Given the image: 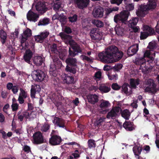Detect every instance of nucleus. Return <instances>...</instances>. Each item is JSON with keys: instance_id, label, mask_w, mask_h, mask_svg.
<instances>
[{"instance_id": "1", "label": "nucleus", "mask_w": 159, "mask_h": 159, "mask_svg": "<svg viewBox=\"0 0 159 159\" xmlns=\"http://www.w3.org/2000/svg\"><path fill=\"white\" fill-rule=\"evenodd\" d=\"M123 53L118 51L115 46H111L98 54L100 60L105 63H111L119 61L123 56Z\"/></svg>"}, {"instance_id": "2", "label": "nucleus", "mask_w": 159, "mask_h": 159, "mask_svg": "<svg viewBox=\"0 0 159 159\" xmlns=\"http://www.w3.org/2000/svg\"><path fill=\"white\" fill-rule=\"evenodd\" d=\"M145 57L144 56L143 57H138L136 58L134 61L136 64L140 66V70L144 73H146L147 71L152 68L150 63L153 61L151 62V59H148V57L147 59V61H146V60L145 59Z\"/></svg>"}, {"instance_id": "3", "label": "nucleus", "mask_w": 159, "mask_h": 159, "mask_svg": "<svg viewBox=\"0 0 159 159\" xmlns=\"http://www.w3.org/2000/svg\"><path fill=\"white\" fill-rule=\"evenodd\" d=\"M62 64L58 58L54 56L53 58V61L51 62L49 69L50 74L53 76H56L57 69L60 68Z\"/></svg>"}, {"instance_id": "4", "label": "nucleus", "mask_w": 159, "mask_h": 159, "mask_svg": "<svg viewBox=\"0 0 159 159\" xmlns=\"http://www.w3.org/2000/svg\"><path fill=\"white\" fill-rule=\"evenodd\" d=\"M156 43L154 42H152L149 43L147 50L144 53V56L148 57V59H151L150 62L153 61L155 56V53L153 50L157 48Z\"/></svg>"}, {"instance_id": "5", "label": "nucleus", "mask_w": 159, "mask_h": 159, "mask_svg": "<svg viewBox=\"0 0 159 159\" xmlns=\"http://www.w3.org/2000/svg\"><path fill=\"white\" fill-rule=\"evenodd\" d=\"M145 84L146 85V86L145 87L144 90L145 92L154 94L158 90L152 79H149L146 80Z\"/></svg>"}, {"instance_id": "6", "label": "nucleus", "mask_w": 159, "mask_h": 159, "mask_svg": "<svg viewBox=\"0 0 159 159\" xmlns=\"http://www.w3.org/2000/svg\"><path fill=\"white\" fill-rule=\"evenodd\" d=\"M129 14V12L128 11H123L114 16V20L116 23L120 21L125 23L127 20Z\"/></svg>"}, {"instance_id": "7", "label": "nucleus", "mask_w": 159, "mask_h": 159, "mask_svg": "<svg viewBox=\"0 0 159 159\" xmlns=\"http://www.w3.org/2000/svg\"><path fill=\"white\" fill-rule=\"evenodd\" d=\"M32 34L31 30L29 28H27L23 32V34L22 36L21 40V46L22 47V49H26L25 47H27L28 43L25 42L27 40L28 38L30 37Z\"/></svg>"}, {"instance_id": "8", "label": "nucleus", "mask_w": 159, "mask_h": 159, "mask_svg": "<svg viewBox=\"0 0 159 159\" xmlns=\"http://www.w3.org/2000/svg\"><path fill=\"white\" fill-rule=\"evenodd\" d=\"M32 75L33 79L38 81H41L45 79L47 80L45 73L41 70L35 71Z\"/></svg>"}, {"instance_id": "9", "label": "nucleus", "mask_w": 159, "mask_h": 159, "mask_svg": "<svg viewBox=\"0 0 159 159\" xmlns=\"http://www.w3.org/2000/svg\"><path fill=\"white\" fill-rule=\"evenodd\" d=\"M89 0H69L70 3H75L77 4L80 9L86 7L88 5Z\"/></svg>"}, {"instance_id": "10", "label": "nucleus", "mask_w": 159, "mask_h": 159, "mask_svg": "<svg viewBox=\"0 0 159 159\" xmlns=\"http://www.w3.org/2000/svg\"><path fill=\"white\" fill-rule=\"evenodd\" d=\"M110 106L111 104L108 101L103 99L101 100L99 105L100 112L103 114H106L108 111L107 108Z\"/></svg>"}, {"instance_id": "11", "label": "nucleus", "mask_w": 159, "mask_h": 159, "mask_svg": "<svg viewBox=\"0 0 159 159\" xmlns=\"http://www.w3.org/2000/svg\"><path fill=\"white\" fill-rule=\"evenodd\" d=\"M121 109L119 107H115L113 108L111 111L109 112L107 115V118L108 119H114L118 115Z\"/></svg>"}, {"instance_id": "12", "label": "nucleus", "mask_w": 159, "mask_h": 159, "mask_svg": "<svg viewBox=\"0 0 159 159\" xmlns=\"http://www.w3.org/2000/svg\"><path fill=\"white\" fill-rule=\"evenodd\" d=\"M33 143L34 144H39L43 142V138L40 132L35 133L33 135Z\"/></svg>"}, {"instance_id": "13", "label": "nucleus", "mask_w": 159, "mask_h": 159, "mask_svg": "<svg viewBox=\"0 0 159 159\" xmlns=\"http://www.w3.org/2000/svg\"><path fill=\"white\" fill-rule=\"evenodd\" d=\"M103 9L100 7H95L92 12V15L95 18H101L103 15Z\"/></svg>"}, {"instance_id": "14", "label": "nucleus", "mask_w": 159, "mask_h": 159, "mask_svg": "<svg viewBox=\"0 0 159 159\" xmlns=\"http://www.w3.org/2000/svg\"><path fill=\"white\" fill-rule=\"evenodd\" d=\"M38 14L34 13L31 10L29 11L27 14V18L30 21L35 22L39 18Z\"/></svg>"}, {"instance_id": "15", "label": "nucleus", "mask_w": 159, "mask_h": 159, "mask_svg": "<svg viewBox=\"0 0 159 159\" xmlns=\"http://www.w3.org/2000/svg\"><path fill=\"white\" fill-rule=\"evenodd\" d=\"M61 138L57 135H53L50 139L49 143L52 145L59 144L61 142Z\"/></svg>"}, {"instance_id": "16", "label": "nucleus", "mask_w": 159, "mask_h": 159, "mask_svg": "<svg viewBox=\"0 0 159 159\" xmlns=\"http://www.w3.org/2000/svg\"><path fill=\"white\" fill-rule=\"evenodd\" d=\"M36 10L38 11H45L46 10V5L43 1H39L35 5Z\"/></svg>"}, {"instance_id": "17", "label": "nucleus", "mask_w": 159, "mask_h": 159, "mask_svg": "<svg viewBox=\"0 0 159 159\" xmlns=\"http://www.w3.org/2000/svg\"><path fill=\"white\" fill-rule=\"evenodd\" d=\"M59 35L62 39L68 40L69 43L72 48L73 46H74L76 44L74 40L70 39V37L69 35H66L64 33H60Z\"/></svg>"}, {"instance_id": "18", "label": "nucleus", "mask_w": 159, "mask_h": 159, "mask_svg": "<svg viewBox=\"0 0 159 159\" xmlns=\"http://www.w3.org/2000/svg\"><path fill=\"white\" fill-rule=\"evenodd\" d=\"M89 102L92 104H95L98 101V96L96 94H89L87 97Z\"/></svg>"}, {"instance_id": "19", "label": "nucleus", "mask_w": 159, "mask_h": 159, "mask_svg": "<svg viewBox=\"0 0 159 159\" xmlns=\"http://www.w3.org/2000/svg\"><path fill=\"white\" fill-rule=\"evenodd\" d=\"M122 92L126 95H129L132 93L131 88L128 84L125 83L122 86Z\"/></svg>"}, {"instance_id": "20", "label": "nucleus", "mask_w": 159, "mask_h": 159, "mask_svg": "<svg viewBox=\"0 0 159 159\" xmlns=\"http://www.w3.org/2000/svg\"><path fill=\"white\" fill-rule=\"evenodd\" d=\"M139 49V46L137 44L130 46L128 50V54L129 56H132L137 52Z\"/></svg>"}, {"instance_id": "21", "label": "nucleus", "mask_w": 159, "mask_h": 159, "mask_svg": "<svg viewBox=\"0 0 159 159\" xmlns=\"http://www.w3.org/2000/svg\"><path fill=\"white\" fill-rule=\"evenodd\" d=\"M40 87L39 85L34 84L32 85L31 89V96L32 98H34L36 92H39L40 90Z\"/></svg>"}, {"instance_id": "22", "label": "nucleus", "mask_w": 159, "mask_h": 159, "mask_svg": "<svg viewBox=\"0 0 159 159\" xmlns=\"http://www.w3.org/2000/svg\"><path fill=\"white\" fill-rule=\"evenodd\" d=\"M32 55V52L30 50H26L24 55V60L26 62L30 63Z\"/></svg>"}, {"instance_id": "23", "label": "nucleus", "mask_w": 159, "mask_h": 159, "mask_svg": "<svg viewBox=\"0 0 159 159\" xmlns=\"http://www.w3.org/2000/svg\"><path fill=\"white\" fill-rule=\"evenodd\" d=\"M53 123L55 125L60 127H64V121L61 119L55 117L53 120Z\"/></svg>"}, {"instance_id": "24", "label": "nucleus", "mask_w": 159, "mask_h": 159, "mask_svg": "<svg viewBox=\"0 0 159 159\" xmlns=\"http://www.w3.org/2000/svg\"><path fill=\"white\" fill-rule=\"evenodd\" d=\"M62 79L63 82L67 84H71L74 81V79L72 77L65 74L63 75Z\"/></svg>"}, {"instance_id": "25", "label": "nucleus", "mask_w": 159, "mask_h": 159, "mask_svg": "<svg viewBox=\"0 0 159 159\" xmlns=\"http://www.w3.org/2000/svg\"><path fill=\"white\" fill-rule=\"evenodd\" d=\"M142 29L143 31L148 34L150 35L155 33L154 29L147 25H143V26Z\"/></svg>"}, {"instance_id": "26", "label": "nucleus", "mask_w": 159, "mask_h": 159, "mask_svg": "<svg viewBox=\"0 0 159 159\" xmlns=\"http://www.w3.org/2000/svg\"><path fill=\"white\" fill-rule=\"evenodd\" d=\"M138 20V18L137 17L132 18L128 21V26L130 28L133 27L136 25Z\"/></svg>"}, {"instance_id": "27", "label": "nucleus", "mask_w": 159, "mask_h": 159, "mask_svg": "<svg viewBox=\"0 0 159 159\" xmlns=\"http://www.w3.org/2000/svg\"><path fill=\"white\" fill-rule=\"evenodd\" d=\"M123 126L127 130L131 131L134 129L132 123L129 121H125L123 124Z\"/></svg>"}, {"instance_id": "28", "label": "nucleus", "mask_w": 159, "mask_h": 159, "mask_svg": "<svg viewBox=\"0 0 159 159\" xmlns=\"http://www.w3.org/2000/svg\"><path fill=\"white\" fill-rule=\"evenodd\" d=\"M44 59L40 56H35L33 59L34 63L36 65L39 66L42 64Z\"/></svg>"}, {"instance_id": "29", "label": "nucleus", "mask_w": 159, "mask_h": 159, "mask_svg": "<svg viewBox=\"0 0 159 159\" xmlns=\"http://www.w3.org/2000/svg\"><path fill=\"white\" fill-rule=\"evenodd\" d=\"M115 30L116 34L119 36H122L124 34L125 30L122 27L117 25L115 27Z\"/></svg>"}, {"instance_id": "30", "label": "nucleus", "mask_w": 159, "mask_h": 159, "mask_svg": "<svg viewBox=\"0 0 159 159\" xmlns=\"http://www.w3.org/2000/svg\"><path fill=\"white\" fill-rule=\"evenodd\" d=\"M133 149L135 157L137 159H139V155L141 153L142 150V148L136 146L134 147Z\"/></svg>"}, {"instance_id": "31", "label": "nucleus", "mask_w": 159, "mask_h": 159, "mask_svg": "<svg viewBox=\"0 0 159 159\" xmlns=\"http://www.w3.org/2000/svg\"><path fill=\"white\" fill-rule=\"evenodd\" d=\"M99 89L102 93H106L109 92L111 89L109 87L105 84H102L99 87Z\"/></svg>"}, {"instance_id": "32", "label": "nucleus", "mask_w": 159, "mask_h": 159, "mask_svg": "<svg viewBox=\"0 0 159 159\" xmlns=\"http://www.w3.org/2000/svg\"><path fill=\"white\" fill-rule=\"evenodd\" d=\"M139 84V79H131L130 80V84L133 88H135L136 86Z\"/></svg>"}, {"instance_id": "33", "label": "nucleus", "mask_w": 159, "mask_h": 159, "mask_svg": "<svg viewBox=\"0 0 159 159\" xmlns=\"http://www.w3.org/2000/svg\"><path fill=\"white\" fill-rule=\"evenodd\" d=\"M50 20L48 18H44L39 21L38 25H48L49 23Z\"/></svg>"}, {"instance_id": "34", "label": "nucleus", "mask_w": 159, "mask_h": 159, "mask_svg": "<svg viewBox=\"0 0 159 159\" xmlns=\"http://www.w3.org/2000/svg\"><path fill=\"white\" fill-rule=\"evenodd\" d=\"M66 62L68 65L75 66L76 65V60L75 58H69L66 60Z\"/></svg>"}, {"instance_id": "35", "label": "nucleus", "mask_w": 159, "mask_h": 159, "mask_svg": "<svg viewBox=\"0 0 159 159\" xmlns=\"http://www.w3.org/2000/svg\"><path fill=\"white\" fill-rule=\"evenodd\" d=\"M130 113L128 110L126 109L121 113L122 116L126 120H128L130 116Z\"/></svg>"}, {"instance_id": "36", "label": "nucleus", "mask_w": 159, "mask_h": 159, "mask_svg": "<svg viewBox=\"0 0 159 159\" xmlns=\"http://www.w3.org/2000/svg\"><path fill=\"white\" fill-rule=\"evenodd\" d=\"M0 36L2 39V44H4L7 37V34L5 31L2 30L1 31Z\"/></svg>"}, {"instance_id": "37", "label": "nucleus", "mask_w": 159, "mask_h": 159, "mask_svg": "<svg viewBox=\"0 0 159 159\" xmlns=\"http://www.w3.org/2000/svg\"><path fill=\"white\" fill-rule=\"evenodd\" d=\"M92 23L98 27H101L103 26V22L98 20H93Z\"/></svg>"}, {"instance_id": "38", "label": "nucleus", "mask_w": 159, "mask_h": 159, "mask_svg": "<svg viewBox=\"0 0 159 159\" xmlns=\"http://www.w3.org/2000/svg\"><path fill=\"white\" fill-rule=\"evenodd\" d=\"M123 66L121 64H116L113 67V69L116 72H118L122 68Z\"/></svg>"}, {"instance_id": "39", "label": "nucleus", "mask_w": 159, "mask_h": 159, "mask_svg": "<svg viewBox=\"0 0 159 159\" xmlns=\"http://www.w3.org/2000/svg\"><path fill=\"white\" fill-rule=\"evenodd\" d=\"M72 49L74 50V51L77 53H80L82 52V49L77 44L75 45L74 46H73L72 48Z\"/></svg>"}, {"instance_id": "40", "label": "nucleus", "mask_w": 159, "mask_h": 159, "mask_svg": "<svg viewBox=\"0 0 159 159\" xmlns=\"http://www.w3.org/2000/svg\"><path fill=\"white\" fill-rule=\"evenodd\" d=\"M107 75L108 79L110 80H116L118 79V75L116 74L114 75H111L108 73L107 74Z\"/></svg>"}, {"instance_id": "41", "label": "nucleus", "mask_w": 159, "mask_h": 159, "mask_svg": "<svg viewBox=\"0 0 159 159\" xmlns=\"http://www.w3.org/2000/svg\"><path fill=\"white\" fill-rule=\"evenodd\" d=\"M94 78L97 80H100L102 78V72L100 71H98L96 72L94 75Z\"/></svg>"}, {"instance_id": "42", "label": "nucleus", "mask_w": 159, "mask_h": 159, "mask_svg": "<svg viewBox=\"0 0 159 159\" xmlns=\"http://www.w3.org/2000/svg\"><path fill=\"white\" fill-rule=\"evenodd\" d=\"M20 93L19 96L25 98L27 97V93L22 88L20 89Z\"/></svg>"}, {"instance_id": "43", "label": "nucleus", "mask_w": 159, "mask_h": 159, "mask_svg": "<svg viewBox=\"0 0 159 159\" xmlns=\"http://www.w3.org/2000/svg\"><path fill=\"white\" fill-rule=\"evenodd\" d=\"M94 38H93V39H98L100 40L102 39V34L101 33L99 32L98 30L96 34H95V35H94Z\"/></svg>"}, {"instance_id": "44", "label": "nucleus", "mask_w": 159, "mask_h": 159, "mask_svg": "<svg viewBox=\"0 0 159 159\" xmlns=\"http://www.w3.org/2000/svg\"><path fill=\"white\" fill-rule=\"evenodd\" d=\"M66 17L63 14H60V18H59V20L61 23L64 24L66 22Z\"/></svg>"}, {"instance_id": "45", "label": "nucleus", "mask_w": 159, "mask_h": 159, "mask_svg": "<svg viewBox=\"0 0 159 159\" xmlns=\"http://www.w3.org/2000/svg\"><path fill=\"white\" fill-rule=\"evenodd\" d=\"M89 147V148H94L95 146V141L92 139H90L88 141Z\"/></svg>"}, {"instance_id": "46", "label": "nucleus", "mask_w": 159, "mask_h": 159, "mask_svg": "<svg viewBox=\"0 0 159 159\" xmlns=\"http://www.w3.org/2000/svg\"><path fill=\"white\" fill-rule=\"evenodd\" d=\"M150 35L148 34L143 31L141 32L140 35L141 39H146L148 36Z\"/></svg>"}, {"instance_id": "47", "label": "nucleus", "mask_w": 159, "mask_h": 159, "mask_svg": "<svg viewBox=\"0 0 159 159\" xmlns=\"http://www.w3.org/2000/svg\"><path fill=\"white\" fill-rule=\"evenodd\" d=\"M77 16L75 15L72 16H70L68 18L70 22L72 23L75 22L77 20Z\"/></svg>"}, {"instance_id": "48", "label": "nucleus", "mask_w": 159, "mask_h": 159, "mask_svg": "<svg viewBox=\"0 0 159 159\" xmlns=\"http://www.w3.org/2000/svg\"><path fill=\"white\" fill-rule=\"evenodd\" d=\"M42 38L44 39L47 38L49 34V32L47 31H45L41 33L40 34Z\"/></svg>"}, {"instance_id": "49", "label": "nucleus", "mask_w": 159, "mask_h": 159, "mask_svg": "<svg viewBox=\"0 0 159 159\" xmlns=\"http://www.w3.org/2000/svg\"><path fill=\"white\" fill-rule=\"evenodd\" d=\"M123 0H110V2L111 4H116L117 5L119 6L121 4Z\"/></svg>"}, {"instance_id": "50", "label": "nucleus", "mask_w": 159, "mask_h": 159, "mask_svg": "<svg viewBox=\"0 0 159 159\" xmlns=\"http://www.w3.org/2000/svg\"><path fill=\"white\" fill-rule=\"evenodd\" d=\"M62 7V5L61 4V3L58 2L54 5V9L57 11L60 8Z\"/></svg>"}, {"instance_id": "51", "label": "nucleus", "mask_w": 159, "mask_h": 159, "mask_svg": "<svg viewBox=\"0 0 159 159\" xmlns=\"http://www.w3.org/2000/svg\"><path fill=\"white\" fill-rule=\"evenodd\" d=\"M80 57L83 60L87 61L89 62H91L92 61V58H89L85 55H82Z\"/></svg>"}, {"instance_id": "52", "label": "nucleus", "mask_w": 159, "mask_h": 159, "mask_svg": "<svg viewBox=\"0 0 159 159\" xmlns=\"http://www.w3.org/2000/svg\"><path fill=\"white\" fill-rule=\"evenodd\" d=\"M37 113L35 111H30L29 120H32L36 117Z\"/></svg>"}, {"instance_id": "53", "label": "nucleus", "mask_w": 159, "mask_h": 159, "mask_svg": "<svg viewBox=\"0 0 159 159\" xmlns=\"http://www.w3.org/2000/svg\"><path fill=\"white\" fill-rule=\"evenodd\" d=\"M49 128V126L48 124H45L41 127V130L42 131L46 132L47 131Z\"/></svg>"}, {"instance_id": "54", "label": "nucleus", "mask_w": 159, "mask_h": 159, "mask_svg": "<svg viewBox=\"0 0 159 159\" xmlns=\"http://www.w3.org/2000/svg\"><path fill=\"white\" fill-rule=\"evenodd\" d=\"M36 41L37 42L42 43L43 40V39L42 38L40 34L38 35L35 37V38Z\"/></svg>"}, {"instance_id": "55", "label": "nucleus", "mask_w": 159, "mask_h": 159, "mask_svg": "<svg viewBox=\"0 0 159 159\" xmlns=\"http://www.w3.org/2000/svg\"><path fill=\"white\" fill-rule=\"evenodd\" d=\"M66 70L68 72H71L73 74H75L76 73V70L75 69H72L70 68L68 66H67L66 68Z\"/></svg>"}, {"instance_id": "56", "label": "nucleus", "mask_w": 159, "mask_h": 159, "mask_svg": "<svg viewBox=\"0 0 159 159\" xmlns=\"http://www.w3.org/2000/svg\"><path fill=\"white\" fill-rule=\"evenodd\" d=\"M134 8V6L132 4H129L126 6V8L127 10H132Z\"/></svg>"}, {"instance_id": "57", "label": "nucleus", "mask_w": 159, "mask_h": 159, "mask_svg": "<svg viewBox=\"0 0 159 159\" xmlns=\"http://www.w3.org/2000/svg\"><path fill=\"white\" fill-rule=\"evenodd\" d=\"M111 87L113 89L115 90H118L120 88V86H119L117 83L113 84Z\"/></svg>"}, {"instance_id": "58", "label": "nucleus", "mask_w": 159, "mask_h": 159, "mask_svg": "<svg viewBox=\"0 0 159 159\" xmlns=\"http://www.w3.org/2000/svg\"><path fill=\"white\" fill-rule=\"evenodd\" d=\"M97 30H98L97 29H93L91 30L90 32V36L92 39L94 38V35H95V34H96V33L97 32Z\"/></svg>"}, {"instance_id": "59", "label": "nucleus", "mask_w": 159, "mask_h": 159, "mask_svg": "<svg viewBox=\"0 0 159 159\" xmlns=\"http://www.w3.org/2000/svg\"><path fill=\"white\" fill-rule=\"evenodd\" d=\"M18 106L19 105L17 103H13L11 105L12 110L13 111H16L18 109Z\"/></svg>"}, {"instance_id": "60", "label": "nucleus", "mask_w": 159, "mask_h": 159, "mask_svg": "<svg viewBox=\"0 0 159 159\" xmlns=\"http://www.w3.org/2000/svg\"><path fill=\"white\" fill-rule=\"evenodd\" d=\"M18 34V31L17 30H16L13 33L11 34V37L12 38L15 39L17 37Z\"/></svg>"}, {"instance_id": "61", "label": "nucleus", "mask_w": 159, "mask_h": 159, "mask_svg": "<svg viewBox=\"0 0 159 159\" xmlns=\"http://www.w3.org/2000/svg\"><path fill=\"white\" fill-rule=\"evenodd\" d=\"M105 119L106 118H100L99 119H98L96 120V124L98 125L101 124V123H102L104 121Z\"/></svg>"}, {"instance_id": "62", "label": "nucleus", "mask_w": 159, "mask_h": 159, "mask_svg": "<svg viewBox=\"0 0 159 159\" xmlns=\"http://www.w3.org/2000/svg\"><path fill=\"white\" fill-rule=\"evenodd\" d=\"M23 150L27 153H28L30 151V147L27 145L24 146L23 148Z\"/></svg>"}, {"instance_id": "63", "label": "nucleus", "mask_w": 159, "mask_h": 159, "mask_svg": "<svg viewBox=\"0 0 159 159\" xmlns=\"http://www.w3.org/2000/svg\"><path fill=\"white\" fill-rule=\"evenodd\" d=\"M30 111H25L23 112V115L24 117L26 119H28L29 118V115L30 114Z\"/></svg>"}, {"instance_id": "64", "label": "nucleus", "mask_w": 159, "mask_h": 159, "mask_svg": "<svg viewBox=\"0 0 159 159\" xmlns=\"http://www.w3.org/2000/svg\"><path fill=\"white\" fill-rule=\"evenodd\" d=\"M13 93L14 94H16L18 92L19 89L18 87L16 86H13L12 89H11Z\"/></svg>"}]
</instances>
